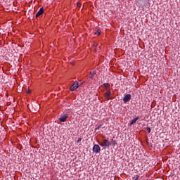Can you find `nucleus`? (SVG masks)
I'll use <instances>...</instances> for the list:
<instances>
[{"instance_id":"8","label":"nucleus","mask_w":180,"mask_h":180,"mask_svg":"<svg viewBox=\"0 0 180 180\" xmlns=\"http://www.w3.org/2000/svg\"><path fill=\"white\" fill-rule=\"evenodd\" d=\"M139 119H140V117H136V118L133 119V120L131 121L130 124H131V125L134 124V123H136V122H137V120H138Z\"/></svg>"},{"instance_id":"9","label":"nucleus","mask_w":180,"mask_h":180,"mask_svg":"<svg viewBox=\"0 0 180 180\" xmlns=\"http://www.w3.org/2000/svg\"><path fill=\"white\" fill-rule=\"evenodd\" d=\"M96 75V72H90L89 79H94V77H95Z\"/></svg>"},{"instance_id":"18","label":"nucleus","mask_w":180,"mask_h":180,"mask_svg":"<svg viewBox=\"0 0 180 180\" xmlns=\"http://www.w3.org/2000/svg\"><path fill=\"white\" fill-rule=\"evenodd\" d=\"M77 6H79V5H81V4L77 3Z\"/></svg>"},{"instance_id":"11","label":"nucleus","mask_w":180,"mask_h":180,"mask_svg":"<svg viewBox=\"0 0 180 180\" xmlns=\"http://www.w3.org/2000/svg\"><path fill=\"white\" fill-rule=\"evenodd\" d=\"M139 178H140V175L137 174L133 177L134 180H139Z\"/></svg>"},{"instance_id":"2","label":"nucleus","mask_w":180,"mask_h":180,"mask_svg":"<svg viewBox=\"0 0 180 180\" xmlns=\"http://www.w3.org/2000/svg\"><path fill=\"white\" fill-rule=\"evenodd\" d=\"M79 87V84H78V82L75 81L73 84L70 86V89L72 92L75 91V89H77V88Z\"/></svg>"},{"instance_id":"17","label":"nucleus","mask_w":180,"mask_h":180,"mask_svg":"<svg viewBox=\"0 0 180 180\" xmlns=\"http://www.w3.org/2000/svg\"><path fill=\"white\" fill-rule=\"evenodd\" d=\"M102 124H101V125H99L98 127H97V129H96V130H99V129H101V127H102Z\"/></svg>"},{"instance_id":"12","label":"nucleus","mask_w":180,"mask_h":180,"mask_svg":"<svg viewBox=\"0 0 180 180\" xmlns=\"http://www.w3.org/2000/svg\"><path fill=\"white\" fill-rule=\"evenodd\" d=\"M95 34H97V36H99V34H101V30H97V31L95 32Z\"/></svg>"},{"instance_id":"6","label":"nucleus","mask_w":180,"mask_h":180,"mask_svg":"<svg viewBox=\"0 0 180 180\" xmlns=\"http://www.w3.org/2000/svg\"><path fill=\"white\" fill-rule=\"evenodd\" d=\"M110 96H112V91L110 90H108L105 94H104V97L105 99H110Z\"/></svg>"},{"instance_id":"3","label":"nucleus","mask_w":180,"mask_h":180,"mask_svg":"<svg viewBox=\"0 0 180 180\" xmlns=\"http://www.w3.org/2000/svg\"><path fill=\"white\" fill-rule=\"evenodd\" d=\"M93 153H95L96 154H98V153H101V146L98 144H95L93 146Z\"/></svg>"},{"instance_id":"4","label":"nucleus","mask_w":180,"mask_h":180,"mask_svg":"<svg viewBox=\"0 0 180 180\" xmlns=\"http://www.w3.org/2000/svg\"><path fill=\"white\" fill-rule=\"evenodd\" d=\"M68 119V114H62L60 115V117H59V121L62 123H64Z\"/></svg>"},{"instance_id":"5","label":"nucleus","mask_w":180,"mask_h":180,"mask_svg":"<svg viewBox=\"0 0 180 180\" xmlns=\"http://www.w3.org/2000/svg\"><path fill=\"white\" fill-rule=\"evenodd\" d=\"M131 99V94H127L123 98L124 103H127Z\"/></svg>"},{"instance_id":"10","label":"nucleus","mask_w":180,"mask_h":180,"mask_svg":"<svg viewBox=\"0 0 180 180\" xmlns=\"http://www.w3.org/2000/svg\"><path fill=\"white\" fill-rule=\"evenodd\" d=\"M103 86H104L105 89H108L109 86H110V84H109V83H104Z\"/></svg>"},{"instance_id":"14","label":"nucleus","mask_w":180,"mask_h":180,"mask_svg":"<svg viewBox=\"0 0 180 180\" xmlns=\"http://www.w3.org/2000/svg\"><path fill=\"white\" fill-rule=\"evenodd\" d=\"M111 143L115 146L116 144V141L112 139Z\"/></svg>"},{"instance_id":"1","label":"nucleus","mask_w":180,"mask_h":180,"mask_svg":"<svg viewBox=\"0 0 180 180\" xmlns=\"http://www.w3.org/2000/svg\"><path fill=\"white\" fill-rule=\"evenodd\" d=\"M98 144L103 147V148H106L110 146V141L108 139H104L102 141V142H98Z\"/></svg>"},{"instance_id":"16","label":"nucleus","mask_w":180,"mask_h":180,"mask_svg":"<svg viewBox=\"0 0 180 180\" xmlns=\"http://www.w3.org/2000/svg\"><path fill=\"white\" fill-rule=\"evenodd\" d=\"M94 47L97 48L98 47V44L97 43H94Z\"/></svg>"},{"instance_id":"7","label":"nucleus","mask_w":180,"mask_h":180,"mask_svg":"<svg viewBox=\"0 0 180 180\" xmlns=\"http://www.w3.org/2000/svg\"><path fill=\"white\" fill-rule=\"evenodd\" d=\"M44 13V8H41L39 11L36 14V18H39V16H41V15H43Z\"/></svg>"},{"instance_id":"13","label":"nucleus","mask_w":180,"mask_h":180,"mask_svg":"<svg viewBox=\"0 0 180 180\" xmlns=\"http://www.w3.org/2000/svg\"><path fill=\"white\" fill-rule=\"evenodd\" d=\"M146 130L148 131V133H151V128L150 127H147Z\"/></svg>"},{"instance_id":"15","label":"nucleus","mask_w":180,"mask_h":180,"mask_svg":"<svg viewBox=\"0 0 180 180\" xmlns=\"http://www.w3.org/2000/svg\"><path fill=\"white\" fill-rule=\"evenodd\" d=\"M81 140H82V138H79L77 141V143L81 142Z\"/></svg>"}]
</instances>
